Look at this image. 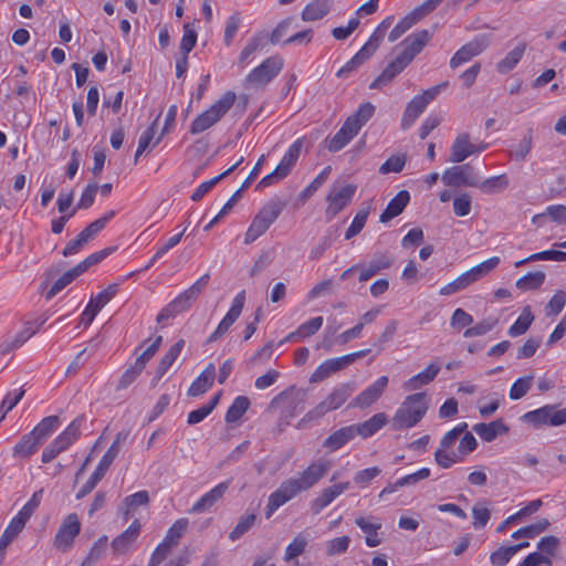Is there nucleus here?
<instances>
[{
    "instance_id": "nucleus-51",
    "label": "nucleus",
    "mask_w": 566,
    "mask_h": 566,
    "mask_svg": "<svg viewBox=\"0 0 566 566\" xmlns=\"http://www.w3.org/2000/svg\"><path fill=\"white\" fill-rule=\"evenodd\" d=\"M244 303H245V291H241L234 296L230 310L228 311V313L224 315V317L221 321L227 323L229 326H232V324L241 315Z\"/></svg>"
},
{
    "instance_id": "nucleus-50",
    "label": "nucleus",
    "mask_w": 566,
    "mask_h": 566,
    "mask_svg": "<svg viewBox=\"0 0 566 566\" xmlns=\"http://www.w3.org/2000/svg\"><path fill=\"white\" fill-rule=\"evenodd\" d=\"M244 303H245V291H241L234 296L230 310L228 311V313L224 315V317L221 321L227 323L229 326H232V324L241 315Z\"/></svg>"
},
{
    "instance_id": "nucleus-1",
    "label": "nucleus",
    "mask_w": 566,
    "mask_h": 566,
    "mask_svg": "<svg viewBox=\"0 0 566 566\" xmlns=\"http://www.w3.org/2000/svg\"><path fill=\"white\" fill-rule=\"evenodd\" d=\"M329 469L331 463L319 459L312 462L298 476L284 480L277 490L270 494L265 509V517L270 518L280 506L294 499L301 492L313 488L326 475Z\"/></svg>"
},
{
    "instance_id": "nucleus-20",
    "label": "nucleus",
    "mask_w": 566,
    "mask_h": 566,
    "mask_svg": "<svg viewBox=\"0 0 566 566\" xmlns=\"http://www.w3.org/2000/svg\"><path fill=\"white\" fill-rule=\"evenodd\" d=\"M114 460H115V458L112 457L111 454H108L107 452L102 457L95 471L92 473L90 479L85 482V484L76 493L77 500L85 497L87 494H90L95 489L97 483L106 474L107 470L109 469V467L112 465Z\"/></svg>"
},
{
    "instance_id": "nucleus-46",
    "label": "nucleus",
    "mask_w": 566,
    "mask_h": 566,
    "mask_svg": "<svg viewBox=\"0 0 566 566\" xmlns=\"http://www.w3.org/2000/svg\"><path fill=\"white\" fill-rule=\"evenodd\" d=\"M509 186V179L505 174L490 177L482 182L478 181V187L485 193H495L504 190Z\"/></svg>"
},
{
    "instance_id": "nucleus-18",
    "label": "nucleus",
    "mask_w": 566,
    "mask_h": 566,
    "mask_svg": "<svg viewBox=\"0 0 566 566\" xmlns=\"http://www.w3.org/2000/svg\"><path fill=\"white\" fill-rule=\"evenodd\" d=\"M429 40L430 33L427 30H420L408 35L402 42L405 49L398 56L409 65L415 56L426 46Z\"/></svg>"
},
{
    "instance_id": "nucleus-61",
    "label": "nucleus",
    "mask_w": 566,
    "mask_h": 566,
    "mask_svg": "<svg viewBox=\"0 0 566 566\" xmlns=\"http://www.w3.org/2000/svg\"><path fill=\"white\" fill-rule=\"evenodd\" d=\"M368 214H369L368 208L360 209L356 213V216L354 217V219L352 221V224L349 226V228L347 229V231L345 233L346 240L352 239L353 237L357 235L363 230V228L365 227L366 220L368 218Z\"/></svg>"
},
{
    "instance_id": "nucleus-42",
    "label": "nucleus",
    "mask_w": 566,
    "mask_h": 566,
    "mask_svg": "<svg viewBox=\"0 0 566 566\" xmlns=\"http://www.w3.org/2000/svg\"><path fill=\"white\" fill-rule=\"evenodd\" d=\"M534 321V315L531 312L530 306L523 308L522 314L518 316L516 322L509 328V335L516 337L526 333Z\"/></svg>"
},
{
    "instance_id": "nucleus-49",
    "label": "nucleus",
    "mask_w": 566,
    "mask_h": 566,
    "mask_svg": "<svg viewBox=\"0 0 566 566\" xmlns=\"http://www.w3.org/2000/svg\"><path fill=\"white\" fill-rule=\"evenodd\" d=\"M533 380H534L533 375H527V376L521 377L517 380H515L510 388V392H509L510 399L518 400V399L523 398L531 389Z\"/></svg>"
},
{
    "instance_id": "nucleus-44",
    "label": "nucleus",
    "mask_w": 566,
    "mask_h": 566,
    "mask_svg": "<svg viewBox=\"0 0 566 566\" xmlns=\"http://www.w3.org/2000/svg\"><path fill=\"white\" fill-rule=\"evenodd\" d=\"M189 525V521L185 517L177 520L167 531L166 536L164 538L172 547L177 546L180 538L186 533Z\"/></svg>"
},
{
    "instance_id": "nucleus-2",
    "label": "nucleus",
    "mask_w": 566,
    "mask_h": 566,
    "mask_svg": "<svg viewBox=\"0 0 566 566\" xmlns=\"http://www.w3.org/2000/svg\"><path fill=\"white\" fill-rule=\"evenodd\" d=\"M430 406V397L426 392L407 396L396 410L391 426L394 430L413 428L426 416Z\"/></svg>"
},
{
    "instance_id": "nucleus-25",
    "label": "nucleus",
    "mask_w": 566,
    "mask_h": 566,
    "mask_svg": "<svg viewBox=\"0 0 566 566\" xmlns=\"http://www.w3.org/2000/svg\"><path fill=\"white\" fill-rule=\"evenodd\" d=\"M440 366L436 363H431L428 367L419 374L412 376L403 382L402 387L407 391H415L420 389L422 386L430 384L439 374Z\"/></svg>"
},
{
    "instance_id": "nucleus-4",
    "label": "nucleus",
    "mask_w": 566,
    "mask_h": 566,
    "mask_svg": "<svg viewBox=\"0 0 566 566\" xmlns=\"http://www.w3.org/2000/svg\"><path fill=\"white\" fill-rule=\"evenodd\" d=\"M235 93L227 92L224 93L218 101H216L207 111L199 114L190 125V133L192 135H198L214 124H217L233 106L235 102Z\"/></svg>"
},
{
    "instance_id": "nucleus-28",
    "label": "nucleus",
    "mask_w": 566,
    "mask_h": 566,
    "mask_svg": "<svg viewBox=\"0 0 566 566\" xmlns=\"http://www.w3.org/2000/svg\"><path fill=\"white\" fill-rule=\"evenodd\" d=\"M216 377V367L213 364H209L203 371L192 381L188 389V396L197 397L206 391L212 386Z\"/></svg>"
},
{
    "instance_id": "nucleus-16",
    "label": "nucleus",
    "mask_w": 566,
    "mask_h": 566,
    "mask_svg": "<svg viewBox=\"0 0 566 566\" xmlns=\"http://www.w3.org/2000/svg\"><path fill=\"white\" fill-rule=\"evenodd\" d=\"M388 385V377L381 376L374 384L357 395L349 407L366 409L375 403L384 394Z\"/></svg>"
},
{
    "instance_id": "nucleus-7",
    "label": "nucleus",
    "mask_w": 566,
    "mask_h": 566,
    "mask_svg": "<svg viewBox=\"0 0 566 566\" xmlns=\"http://www.w3.org/2000/svg\"><path fill=\"white\" fill-rule=\"evenodd\" d=\"M303 145L304 139L297 138L284 154L283 158L281 159L276 168L269 175L264 176L256 187L265 188L287 177L301 155Z\"/></svg>"
},
{
    "instance_id": "nucleus-33",
    "label": "nucleus",
    "mask_w": 566,
    "mask_h": 566,
    "mask_svg": "<svg viewBox=\"0 0 566 566\" xmlns=\"http://www.w3.org/2000/svg\"><path fill=\"white\" fill-rule=\"evenodd\" d=\"M355 523L366 535V545L368 547H376L380 545L381 538L378 535V531L380 530L381 524L379 522H375L366 517H357Z\"/></svg>"
},
{
    "instance_id": "nucleus-62",
    "label": "nucleus",
    "mask_w": 566,
    "mask_h": 566,
    "mask_svg": "<svg viewBox=\"0 0 566 566\" xmlns=\"http://www.w3.org/2000/svg\"><path fill=\"white\" fill-rule=\"evenodd\" d=\"M497 324V318L495 317H488L483 319L482 322L478 323L473 327L468 328L464 332V337L471 338L475 336H482L486 334L488 332L492 331L495 325Z\"/></svg>"
},
{
    "instance_id": "nucleus-24",
    "label": "nucleus",
    "mask_w": 566,
    "mask_h": 566,
    "mask_svg": "<svg viewBox=\"0 0 566 566\" xmlns=\"http://www.w3.org/2000/svg\"><path fill=\"white\" fill-rule=\"evenodd\" d=\"M357 134V130L350 126V123L344 122L339 130L333 137L326 138V148L331 153H337L348 145Z\"/></svg>"
},
{
    "instance_id": "nucleus-47",
    "label": "nucleus",
    "mask_w": 566,
    "mask_h": 566,
    "mask_svg": "<svg viewBox=\"0 0 566 566\" xmlns=\"http://www.w3.org/2000/svg\"><path fill=\"white\" fill-rule=\"evenodd\" d=\"M500 263L499 256H492L480 264L471 268L468 270V274L472 279L473 282L479 281L481 277L488 275L490 272H492Z\"/></svg>"
},
{
    "instance_id": "nucleus-23",
    "label": "nucleus",
    "mask_w": 566,
    "mask_h": 566,
    "mask_svg": "<svg viewBox=\"0 0 566 566\" xmlns=\"http://www.w3.org/2000/svg\"><path fill=\"white\" fill-rule=\"evenodd\" d=\"M442 180L450 187H478V179L467 175L465 166H455L447 169L442 175Z\"/></svg>"
},
{
    "instance_id": "nucleus-14",
    "label": "nucleus",
    "mask_w": 566,
    "mask_h": 566,
    "mask_svg": "<svg viewBox=\"0 0 566 566\" xmlns=\"http://www.w3.org/2000/svg\"><path fill=\"white\" fill-rule=\"evenodd\" d=\"M490 36L488 34H480L472 41L464 44L459 49L450 60V67L457 69L460 65L471 61L473 57L481 54L490 45Z\"/></svg>"
},
{
    "instance_id": "nucleus-19",
    "label": "nucleus",
    "mask_w": 566,
    "mask_h": 566,
    "mask_svg": "<svg viewBox=\"0 0 566 566\" xmlns=\"http://www.w3.org/2000/svg\"><path fill=\"white\" fill-rule=\"evenodd\" d=\"M142 524L138 520H134L133 523L118 536L112 541V548L115 554L125 555L132 548L140 534Z\"/></svg>"
},
{
    "instance_id": "nucleus-35",
    "label": "nucleus",
    "mask_w": 566,
    "mask_h": 566,
    "mask_svg": "<svg viewBox=\"0 0 566 566\" xmlns=\"http://www.w3.org/2000/svg\"><path fill=\"white\" fill-rule=\"evenodd\" d=\"M149 503V494L147 491H138L132 495H128L123 501V506L119 507L124 520L128 521L134 511Z\"/></svg>"
},
{
    "instance_id": "nucleus-34",
    "label": "nucleus",
    "mask_w": 566,
    "mask_h": 566,
    "mask_svg": "<svg viewBox=\"0 0 566 566\" xmlns=\"http://www.w3.org/2000/svg\"><path fill=\"white\" fill-rule=\"evenodd\" d=\"M355 437L356 434L353 424L343 427L327 437L323 443V447L331 449L332 451H336Z\"/></svg>"
},
{
    "instance_id": "nucleus-21",
    "label": "nucleus",
    "mask_w": 566,
    "mask_h": 566,
    "mask_svg": "<svg viewBox=\"0 0 566 566\" xmlns=\"http://www.w3.org/2000/svg\"><path fill=\"white\" fill-rule=\"evenodd\" d=\"M473 154H475V145L470 142L469 133L458 134L451 146L450 161L462 163Z\"/></svg>"
},
{
    "instance_id": "nucleus-54",
    "label": "nucleus",
    "mask_w": 566,
    "mask_h": 566,
    "mask_svg": "<svg viewBox=\"0 0 566 566\" xmlns=\"http://www.w3.org/2000/svg\"><path fill=\"white\" fill-rule=\"evenodd\" d=\"M338 495L333 486L324 489L319 495L311 503V509L314 514H318L323 509L328 506Z\"/></svg>"
},
{
    "instance_id": "nucleus-55",
    "label": "nucleus",
    "mask_w": 566,
    "mask_h": 566,
    "mask_svg": "<svg viewBox=\"0 0 566 566\" xmlns=\"http://www.w3.org/2000/svg\"><path fill=\"white\" fill-rule=\"evenodd\" d=\"M331 166L325 167L315 178L314 180L302 190L300 193V198L303 201H306L308 198H311L317 189L327 180L329 174H331Z\"/></svg>"
},
{
    "instance_id": "nucleus-30",
    "label": "nucleus",
    "mask_w": 566,
    "mask_h": 566,
    "mask_svg": "<svg viewBox=\"0 0 566 566\" xmlns=\"http://www.w3.org/2000/svg\"><path fill=\"white\" fill-rule=\"evenodd\" d=\"M82 423V419L76 418L73 420L66 429L61 432L53 441L52 443L54 447L60 451V453L64 450H66L71 444H73L77 438L80 437V427Z\"/></svg>"
},
{
    "instance_id": "nucleus-8",
    "label": "nucleus",
    "mask_w": 566,
    "mask_h": 566,
    "mask_svg": "<svg viewBox=\"0 0 566 566\" xmlns=\"http://www.w3.org/2000/svg\"><path fill=\"white\" fill-rule=\"evenodd\" d=\"M281 211L282 206L276 202H271L261 209L245 232L244 243L250 244L261 237L279 218Z\"/></svg>"
},
{
    "instance_id": "nucleus-10",
    "label": "nucleus",
    "mask_w": 566,
    "mask_h": 566,
    "mask_svg": "<svg viewBox=\"0 0 566 566\" xmlns=\"http://www.w3.org/2000/svg\"><path fill=\"white\" fill-rule=\"evenodd\" d=\"M283 64L284 61L279 55L268 57L248 74L245 85L252 87H264L281 72Z\"/></svg>"
},
{
    "instance_id": "nucleus-58",
    "label": "nucleus",
    "mask_w": 566,
    "mask_h": 566,
    "mask_svg": "<svg viewBox=\"0 0 566 566\" xmlns=\"http://www.w3.org/2000/svg\"><path fill=\"white\" fill-rule=\"evenodd\" d=\"M118 284H111L104 291L90 300V304L101 311L118 292Z\"/></svg>"
},
{
    "instance_id": "nucleus-29",
    "label": "nucleus",
    "mask_w": 566,
    "mask_h": 566,
    "mask_svg": "<svg viewBox=\"0 0 566 566\" xmlns=\"http://www.w3.org/2000/svg\"><path fill=\"white\" fill-rule=\"evenodd\" d=\"M472 429L476 434L480 436L482 440L486 442L495 440L499 434L509 432V427L503 422L502 419H496L489 423H476Z\"/></svg>"
},
{
    "instance_id": "nucleus-60",
    "label": "nucleus",
    "mask_w": 566,
    "mask_h": 566,
    "mask_svg": "<svg viewBox=\"0 0 566 566\" xmlns=\"http://www.w3.org/2000/svg\"><path fill=\"white\" fill-rule=\"evenodd\" d=\"M566 304V292L558 290L551 297L548 303L546 304L545 312L546 316H556L558 315Z\"/></svg>"
},
{
    "instance_id": "nucleus-38",
    "label": "nucleus",
    "mask_w": 566,
    "mask_h": 566,
    "mask_svg": "<svg viewBox=\"0 0 566 566\" xmlns=\"http://www.w3.org/2000/svg\"><path fill=\"white\" fill-rule=\"evenodd\" d=\"M374 113L375 106L366 102L353 115L348 116L345 122L350 123V126L359 133L361 127L373 117Z\"/></svg>"
},
{
    "instance_id": "nucleus-12",
    "label": "nucleus",
    "mask_w": 566,
    "mask_h": 566,
    "mask_svg": "<svg viewBox=\"0 0 566 566\" xmlns=\"http://www.w3.org/2000/svg\"><path fill=\"white\" fill-rule=\"evenodd\" d=\"M370 353V349H361L355 353H350L344 355L338 358H332L323 361L312 374L310 381L318 382L328 378L332 374L337 373L350 364H353L356 359L363 358Z\"/></svg>"
},
{
    "instance_id": "nucleus-6",
    "label": "nucleus",
    "mask_w": 566,
    "mask_h": 566,
    "mask_svg": "<svg viewBox=\"0 0 566 566\" xmlns=\"http://www.w3.org/2000/svg\"><path fill=\"white\" fill-rule=\"evenodd\" d=\"M355 387L350 382L342 384L335 387L326 398L319 402L315 408L310 410L298 422V428H302L305 422L318 419L323 417L325 413L336 410L342 407L346 400L354 392Z\"/></svg>"
},
{
    "instance_id": "nucleus-45",
    "label": "nucleus",
    "mask_w": 566,
    "mask_h": 566,
    "mask_svg": "<svg viewBox=\"0 0 566 566\" xmlns=\"http://www.w3.org/2000/svg\"><path fill=\"white\" fill-rule=\"evenodd\" d=\"M256 514L247 513L242 515L233 530L229 533V538L234 542L241 538L255 523Z\"/></svg>"
},
{
    "instance_id": "nucleus-11",
    "label": "nucleus",
    "mask_w": 566,
    "mask_h": 566,
    "mask_svg": "<svg viewBox=\"0 0 566 566\" xmlns=\"http://www.w3.org/2000/svg\"><path fill=\"white\" fill-rule=\"evenodd\" d=\"M448 85L447 82L434 85L428 90H426L422 94L415 96L407 105L403 116H402V126L405 128L411 126L415 120L420 116V114L424 111L427 105L433 101L438 94L446 88Z\"/></svg>"
},
{
    "instance_id": "nucleus-63",
    "label": "nucleus",
    "mask_w": 566,
    "mask_h": 566,
    "mask_svg": "<svg viewBox=\"0 0 566 566\" xmlns=\"http://www.w3.org/2000/svg\"><path fill=\"white\" fill-rule=\"evenodd\" d=\"M197 43V32L190 23L184 24V35L180 42V51L188 55Z\"/></svg>"
},
{
    "instance_id": "nucleus-64",
    "label": "nucleus",
    "mask_w": 566,
    "mask_h": 566,
    "mask_svg": "<svg viewBox=\"0 0 566 566\" xmlns=\"http://www.w3.org/2000/svg\"><path fill=\"white\" fill-rule=\"evenodd\" d=\"M307 545L306 538L298 534L294 537V539L287 545L285 549V560H291L303 554L305 547Z\"/></svg>"
},
{
    "instance_id": "nucleus-36",
    "label": "nucleus",
    "mask_w": 566,
    "mask_h": 566,
    "mask_svg": "<svg viewBox=\"0 0 566 566\" xmlns=\"http://www.w3.org/2000/svg\"><path fill=\"white\" fill-rule=\"evenodd\" d=\"M331 0H315L308 3L302 11L304 21H316L324 18L331 10Z\"/></svg>"
},
{
    "instance_id": "nucleus-13",
    "label": "nucleus",
    "mask_w": 566,
    "mask_h": 566,
    "mask_svg": "<svg viewBox=\"0 0 566 566\" xmlns=\"http://www.w3.org/2000/svg\"><path fill=\"white\" fill-rule=\"evenodd\" d=\"M356 191V186L346 185L342 187L332 186L326 197L327 208L325 210L326 217L331 220L335 218L349 202L352 201Z\"/></svg>"
},
{
    "instance_id": "nucleus-32",
    "label": "nucleus",
    "mask_w": 566,
    "mask_h": 566,
    "mask_svg": "<svg viewBox=\"0 0 566 566\" xmlns=\"http://www.w3.org/2000/svg\"><path fill=\"white\" fill-rule=\"evenodd\" d=\"M57 416H49L43 418L31 432H29L34 440L42 446L44 441L56 430L59 426Z\"/></svg>"
},
{
    "instance_id": "nucleus-9",
    "label": "nucleus",
    "mask_w": 566,
    "mask_h": 566,
    "mask_svg": "<svg viewBox=\"0 0 566 566\" xmlns=\"http://www.w3.org/2000/svg\"><path fill=\"white\" fill-rule=\"evenodd\" d=\"M522 419L535 428L543 426L558 427L566 424V408L558 409L557 405H545L526 412Z\"/></svg>"
},
{
    "instance_id": "nucleus-56",
    "label": "nucleus",
    "mask_w": 566,
    "mask_h": 566,
    "mask_svg": "<svg viewBox=\"0 0 566 566\" xmlns=\"http://www.w3.org/2000/svg\"><path fill=\"white\" fill-rule=\"evenodd\" d=\"M533 147V130L528 129L523 136L518 145L511 151V157L515 160H524L531 153Z\"/></svg>"
},
{
    "instance_id": "nucleus-41",
    "label": "nucleus",
    "mask_w": 566,
    "mask_h": 566,
    "mask_svg": "<svg viewBox=\"0 0 566 566\" xmlns=\"http://www.w3.org/2000/svg\"><path fill=\"white\" fill-rule=\"evenodd\" d=\"M250 400L245 396L237 397L226 413V421L228 423L237 422L249 409Z\"/></svg>"
},
{
    "instance_id": "nucleus-52",
    "label": "nucleus",
    "mask_w": 566,
    "mask_h": 566,
    "mask_svg": "<svg viewBox=\"0 0 566 566\" xmlns=\"http://www.w3.org/2000/svg\"><path fill=\"white\" fill-rule=\"evenodd\" d=\"M419 18L411 11L407 14L402 20H400L396 27L390 31L388 35L389 42H395L398 40L405 32H407L413 24H416Z\"/></svg>"
},
{
    "instance_id": "nucleus-37",
    "label": "nucleus",
    "mask_w": 566,
    "mask_h": 566,
    "mask_svg": "<svg viewBox=\"0 0 566 566\" xmlns=\"http://www.w3.org/2000/svg\"><path fill=\"white\" fill-rule=\"evenodd\" d=\"M526 50L525 43H520L512 51H510L504 59L497 62L496 71L501 74H506L512 71L523 57Z\"/></svg>"
},
{
    "instance_id": "nucleus-39",
    "label": "nucleus",
    "mask_w": 566,
    "mask_h": 566,
    "mask_svg": "<svg viewBox=\"0 0 566 566\" xmlns=\"http://www.w3.org/2000/svg\"><path fill=\"white\" fill-rule=\"evenodd\" d=\"M40 443L30 433L23 434L13 448V457L21 459L30 458L38 451Z\"/></svg>"
},
{
    "instance_id": "nucleus-3",
    "label": "nucleus",
    "mask_w": 566,
    "mask_h": 566,
    "mask_svg": "<svg viewBox=\"0 0 566 566\" xmlns=\"http://www.w3.org/2000/svg\"><path fill=\"white\" fill-rule=\"evenodd\" d=\"M210 274H202L193 284L177 295L170 303H168L157 315V322L175 317L176 315L187 312L192 304L199 298L201 293L208 287Z\"/></svg>"
},
{
    "instance_id": "nucleus-43",
    "label": "nucleus",
    "mask_w": 566,
    "mask_h": 566,
    "mask_svg": "<svg viewBox=\"0 0 566 566\" xmlns=\"http://www.w3.org/2000/svg\"><path fill=\"white\" fill-rule=\"evenodd\" d=\"M158 118L154 120V123L142 134L138 140V147L135 154V163H137L139 156L147 150L149 147H155L154 143L156 140Z\"/></svg>"
},
{
    "instance_id": "nucleus-53",
    "label": "nucleus",
    "mask_w": 566,
    "mask_h": 566,
    "mask_svg": "<svg viewBox=\"0 0 566 566\" xmlns=\"http://www.w3.org/2000/svg\"><path fill=\"white\" fill-rule=\"evenodd\" d=\"M548 526H549V522L546 518H543L532 525H528V526H525V527H522V528L515 531L512 534V537L515 539H518L522 537L533 538V537L537 536L538 534H541L542 532H544Z\"/></svg>"
},
{
    "instance_id": "nucleus-31",
    "label": "nucleus",
    "mask_w": 566,
    "mask_h": 566,
    "mask_svg": "<svg viewBox=\"0 0 566 566\" xmlns=\"http://www.w3.org/2000/svg\"><path fill=\"white\" fill-rule=\"evenodd\" d=\"M388 421V417L384 412H379L374 415L368 420L364 421L359 424H353L355 434L360 436L363 438H368L375 434L378 430H380Z\"/></svg>"
},
{
    "instance_id": "nucleus-40",
    "label": "nucleus",
    "mask_w": 566,
    "mask_h": 566,
    "mask_svg": "<svg viewBox=\"0 0 566 566\" xmlns=\"http://www.w3.org/2000/svg\"><path fill=\"white\" fill-rule=\"evenodd\" d=\"M545 277H546V275L542 271L530 272V273L521 276L516 281L515 285L521 291L537 290L544 283Z\"/></svg>"
},
{
    "instance_id": "nucleus-26",
    "label": "nucleus",
    "mask_w": 566,
    "mask_h": 566,
    "mask_svg": "<svg viewBox=\"0 0 566 566\" xmlns=\"http://www.w3.org/2000/svg\"><path fill=\"white\" fill-rule=\"evenodd\" d=\"M408 64L397 56L392 62H390L387 67L382 71V73L376 77L371 84L369 85L370 90H379L387 84H389L399 73H401Z\"/></svg>"
},
{
    "instance_id": "nucleus-15",
    "label": "nucleus",
    "mask_w": 566,
    "mask_h": 566,
    "mask_svg": "<svg viewBox=\"0 0 566 566\" xmlns=\"http://www.w3.org/2000/svg\"><path fill=\"white\" fill-rule=\"evenodd\" d=\"M81 531V523L75 513L69 514L62 522L55 537L54 545L62 551H66L72 546L74 538Z\"/></svg>"
},
{
    "instance_id": "nucleus-22",
    "label": "nucleus",
    "mask_w": 566,
    "mask_h": 566,
    "mask_svg": "<svg viewBox=\"0 0 566 566\" xmlns=\"http://www.w3.org/2000/svg\"><path fill=\"white\" fill-rule=\"evenodd\" d=\"M392 258L387 253H376L367 265L359 268V282H366L376 275L379 271L389 269L392 265Z\"/></svg>"
},
{
    "instance_id": "nucleus-57",
    "label": "nucleus",
    "mask_w": 566,
    "mask_h": 566,
    "mask_svg": "<svg viewBox=\"0 0 566 566\" xmlns=\"http://www.w3.org/2000/svg\"><path fill=\"white\" fill-rule=\"evenodd\" d=\"M108 538L106 535L101 536L90 549V553L82 566H91L96 563L106 552Z\"/></svg>"
},
{
    "instance_id": "nucleus-27",
    "label": "nucleus",
    "mask_w": 566,
    "mask_h": 566,
    "mask_svg": "<svg viewBox=\"0 0 566 566\" xmlns=\"http://www.w3.org/2000/svg\"><path fill=\"white\" fill-rule=\"evenodd\" d=\"M410 201V195L407 190L399 191L387 205L380 214L379 221L386 223L399 216Z\"/></svg>"
},
{
    "instance_id": "nucleus-17",
    "label": "nucleus",
    "mask_w": 566,
    "mask_h": 566,
    "mask_svg": "<svg viewBox=\"0 0 566 566\" xmlns=\"http://www.w3.org/2000/svg\"><path fill=\"white\" fill-rule=\"evenodd\" d=\"M231 484V480L223 481L205 493L190 509V514H201L209 511L217 502H219Z\"/></svg>"
},
{
    "instance_id": "nucleus-5",
    "label": "nucleus",
    "mask_w": 566,
    "mask_h": 566,
    "mask_svg": "<svg viewBox=\"0 0 566 566\" xmlns=\"http://www.w3.org/2000/svg\"><path fill=\"white\" fill-rule=\"evenodd\" d=\"M392 23V15L382 20L373 32L369 40L365 43V45L337 72V76H344L366 62L378 49L380 42L385 38L387 30L391 27Z\"/></svg>"
},
{
    "instance_id": "nucleus-48",
    "label": "nucleus",
    "mask_w": 566,
    "mask_h": 566,
    "mask_svg": "<svg viewBox=\"0 0 566 566\" xmlns=\"http://www.w3.org/2000/svg\"><path fill=\"white\" fill-rule=\"evenodd\" d=\"M472 283H474V282L472 281V279L465 271L462 274H460L458 277H455L453 281H451L448 284H446L444 286H442L439 291V294L443 295V296L451 295L459 291L464 290Z\"/></svg>"
},
{
    "instance_id": "nucleus-59",
    "label": "nucleus",
    "mask_w": 566,
    "mask_h": 566,
    "mask_svg": "<svg viewBox=\"0 0 566 566\" xmlns=\"http://www.w3.org/2000/svg\"><path fill=\"white\" fill-rule=\"evenodd\" d=\"M115 216V211H109L108 213H106L105 216H103L102 218L93 221L92 223H90L82 232H80L81 234H83V237L86 239V240H91L93 239L101 230H103L106 226V223Z\"/></svg>"
}]
</instances>
